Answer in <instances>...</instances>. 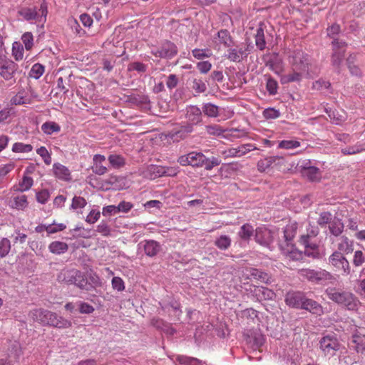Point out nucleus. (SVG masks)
<instances>
[{
	"label": "nucleus",
	"mask_w": 365,
	"mask_h": 365,
	"mask_svg": "<svg viewBox=\"0 0 365 365\" xmlns=\"http://www.w3.org/2000/svg\"><path fill=\"white\" fill-rule=\"evenodd\" d=\"M289 63L292 66V71L289 73L280 76L282 84L299 82L304 78L312 77L310 72L312 65L309 57L303 51H294L289 56Z\"/></svg>",
	"instance_id": "1"
},
{
	"label": "nucleus",
	"mask_w": 365,
	"mask_h": 365,
	"mask_svg": "<svg viewBox=\"0 0 365 365\" xmlns=\"http://www.w3.org/2000/svg\"><path fill=\"white\" fill-rule=\"evenodd\" d=\"M29 317L35 322L42 326H49L58 329H68L72 327V322L53 312L43 308H36L29 312Z\"/></svg>",
	"instance_id": "2"
},
{
	"label": "nucleus",
	"mask_w": 365,
	"mask_h": 365,
	"mask_svg": "<svg viewBox=\"0 0 365 365\" xmlns=\"http://www.w3.org/2000/svg\"><path fill=\"white\" fill-rule=\"evenodd\" d=\"M326 294L329 299L344 306L349 310H357L361 304L358 298L349 292H339L336 289L331 288L327 289Z\"/></svg>",
	"instance_id": "3"
},
{
	"label": "nucleus",
	"mask_w": 365,
	"mask_h": 365,
	"mask_svg": "<svg viewBox=\"0 0 365 365\" xmlns=\"http://www.w3.org/2000/svg\"><path fill=\"white\" fill-rule=\"evenodd\" d=\"M327 264L335 272L343 276H347L351 272V267L344 255L338 251H334L328 258Z\"/></svg>",
	"instance_id": "4"
},
{
	"label": "nucleus",
	"mask_w": 365,
	"mask_h": 365,
	"mask_svg": "<svg viewBox=\"0 0 365 365\" xmlns=\"http://www.w3.org/2000/svg\"><path fill=\"white\" fill-rule=\"evenodd\" d=\"M18 14L26 21L36 19L41 21V19L43 18V21H45L48 14L47 6L45 2H43L38 11L36 8L25 7L21 9Z\"/></svg>",
	"instance_id": "5"
},
{
	"label": "nucleus",
	"mask_w": 365,
	"mask_h": 365,
	"mask_svg": "<svg viewBox=\"0 0 365 365\" xmlns=\"http://www.w3.org/2000/svg\"><path fill=\"white\" fill-rule=\"evenodd\" d=\"M298 272L301 277L314 283L333 279V275L325 269L315 270L312 269H299Z\"/></svg>",
	"instance_id": "6"
},
{
	"label": "nucleus",
	"mask_w": 365,
	"mask_h": 365,
	"mask_svg": "<svg viewBox=\"0 0 365 365\" xmlns=\"http://www.w3.org/2000/svg\"><path fill=\"white\" fill-rule=\"evenodd\" d=\"M19 69L17 63L11 60H4L0 61V76L5 81L16 82L15 75Z\"/></svg>",
	"instance_id": "7"
},
{
	"label": "nucleus",
	"mask_w": 365,
	"mask_h": 365,
	"mask_svg": "<svg viewBox=\"0 0 365 365\" xmlns=\"http://www.w3.org/2000/svg\"><path fill=\"white\" fill-rule=\"evenodd\" d=\"M333 45V53L331 55V63L332 65L339 68L341 65L346 50V43L341 41L339 39H334L332 42Z\"/></svg>",
	"instance_id": "8"
},
{
	"label": "nucleus",
	"mask_w": 365,
	"mask_h": 365,
	"mask_svg": "<svg viewBox=\"0 0 365 365\" xmlns=\"http://www.w3.org/2000/svg\"><path fill=\"white\" fill-rule=\"evenodd\" d=\"M177 53L176 46L170 41H165L160 48H154L151 51L153 55L161 58H170L175 56Z\"/></svg>",
	"instance_id": "9"
},
{
	"label": "nucleus",
	"mask_w": 365,
	"mask_h": 365,
	"mask_svg": "<svg viewBox=\"0 0 365 365\" xmlns=\"http://www.w3.org/2000/svg\"><path fill=\"white\" fill-rule=\"evenodd\" d=\"M320 348L325 354L334 355L339 349V343L334 336L327 335L320 340Z\"/></svg>",
	"instance_id": "10"
},
{
	"label": "nucleus",
	"mask_w": 365,
	"mask_h": 365,
	"mask_svg": "<svg viewBox=\"0 0 365 365\" xmlns=\"http://www.w3.org/2000/svg\"><path fill=\"white\" fill-rule=\"evenodd\" d=\"M306 296L301 292H289L285 296V303L289 307L302 309Z\"/></svg>",
	"instance_id": "11"
},
{
	"label": "nucleus",
	"mask_w": 365,
	"mask_h": 365,
	"mask_svg": "<svg viewBox=\"0 0 365 365\" xmlns=\"http://www.w3.org/2000/svg\"><path fill=\"white\" fill-rule=\"evenodd\" d=\"M242 279H254L260 282L267 283L269 279V274L256 268H247L242 276Z\"/></svg>",
	"instance_id": "12"
},
{
	"label": "nucleus",
	"mask_w": 365,
	"mask_h": 365,
	"mask_svg": "<svg viewBox=\"0 0 365 365\" xmlns=\"http://www.w3.org/2000/svg\"><path fill=\"white\" fill-rule=\"evenodd\" d=\"M301 175L312 182H318L321 180L322 175L319 169L315 166L305 165L299 167Z\"/></svg>",
	"instance_id": "13"
},
{
	"label": "nucleus",
	"mask_w": 365,
	"mask_h": 365,
	"mask_svg": "<svg viewBox=\"0 0 365 365\" xmlns=\"http://www.w3.org/2000/svg\"><path fill=\"white\" fill-rule=\"evenodd\" d=\"M256 242L262 245L268 246L272 241V235L266 227H259L255 230Z\"/></svg>",
	"instance_id": "14"
},
{
	"label": "nucleus",
	"mask_w": 365,
	"mask_h": 365,
	"mask_svg": "<svg viewBox=\"0 0 365 365\" xmlns=\"http://www.w3.org/2000/svg\"><path fill=\"white\" fill-rule=\"evenodd\" d=\"M302 309H306L313 314L321 316L324 314L323 307L317 302L305 297Z\"/></svg>",
	"instance_id": "15"
},
{
	"label": "nucleus",
	"mask_w": 365,
	"mask_h": 365,
	"mask_svg": "<svg viewBox=\"0 0 365 365\" xmlns=\"http://www.w3.org/2000/svg\"><path fill=\"white\" fill-rule=\"evenodd\" d=\"M186 118L189 123L197 125L202 120V112L200 109L195 106H190L186 108Z\"/></svg>",
	"instance_id": "16"
},
{
	"label": "nucleus",
	"mask_w": 365,
	"mask_h": 365,
	"mask_svg": "<svg viewBox=\"0 0 365 365\" xmlns=\"http://www.w3.org/2000/svg\"><path fill=\"white\" fill-rule=\"evenodd\" d=\"M53 170L55 176L60 180L68 181L71 180V173L69 170L59 163L53 165Z\"/></svg>",
	"instance_id": "17"
},
{
	"label": "nucleus",
	"mask_w": 365,
	"mask_h": 365,
	"mask_svg": "<svg viewBox=\"0 0 365 365\" xmlns=\"http://www.w3.org/2000/svg\"><path fill=\"white\" fill-rule=\"evenodd\" d=\"M78 274V270L73 269H63L58 275V281L64 282L67 284H73V279Z\"/></svg>",
	"instance_id": "18"
},
{
	"label": "nucleus",
	"mask_w": 365,
	"mask_h": 365,
	"mask_svg": "<svg viewBox=\"0 0 365 365\" xmlns=\"http://www.w3.org/2000/svg\"><path fill=\"white\" fill-rule=\"evenodd\" d=\"M343 255L351 253L353 251V242L346 237H341L339 239L337 250Z\"/></svg>",
	"instance_id": "19"
},
{
	"label": "nucleus",
	"mask_w": 365,
	"mask_h": 365,
	"mask_svg": "<svg viewBox=\"0 0 365 365\" xmlns=\"http://www.w3.org/2000/svg\"><path fill=\"white\" fill-rule=\"evenodd\" d=\"M11 103L15 106L29 104L31 103V98L25 91H21L11 99Z\"/></svg>",
	"instance_id": "20"
},
{
	"label": "nucleus",
	"mask_w": 365,
	"mask_h": 365,
	"mask_svg": "<svg viewBox=\"0 0 365 365\" xmlns=\"http://www.w3.org/2000/svg\"><path fill=\"white\" fill-rule=\"evenodd\" d=\"M68 246L66 242L60 241L52 242L48 245L49 251L55 255H61L67 252Z\"/></svg>",
	"instance_id": "21"
},
{
	"label": "nucleus",
	"mask_w": 365,
	"mask_h": 365,
	"mask_svg": "<svg viewBox=\"0 0 365 365\" xmlns=\"http://www.w3.org/2000/svg\"><path fill=\"white\" fill-rule=\"evenodd\" d=\"M160 245L154 240L146 241L144 245V250L148 256L153 257L160 251Z\"/></svg>",
	"instance_id": "22"
},
{
	"label": "nucleus",
	"mask_w": 365,
	"mask_h": 365,
	"mask_svg": "<svg viewBox=\"0 0 365 365\" xmlns=\"http://www.w3.org/2000/svg\"><path fill=\"white\" fill-rule=\"evenodd\" d=\"M254 231V227L250 224L246 223L240 227L238 235L242 240L248 241L253 235Z\"/></svg>",
	"instance_id": "23"
},
{
	"label": "nucleus",
	"mask_w": 365,
	"mask_h": 365,
	"mask_svg": "<svg viewBox=\"0 0 365 365\" xmlns=\"http://www.w3.org/2000/svg\"><path fill=\"white\" fill-rule=\"evenodd\" d=\"M284 255L289 259L293 261H298L303 259L304 254L302 252L298 250L293 246H291L290 248L284 250Z\"/></svg>",
	"instance_id": "24"
},
{
	"label": "nucleus",
	"mask_w": 365,
	"mask_h": 365,
	"mask_svg": "<svg viewBox=\"0 0 365 365\" xmlns=\"http://www.w3.org/2000/svg\"><path fill=\"white\" fill-rule=\"evenodd\" d=\"M11 206L19 210H24L28 206L27 197L25 195L14 197Z\"/></svg>",
	"instance_id": "25"
},
{
	"label": "nucleus",
	"mask_w": 365,
	"mask_h": 365,
	"mask_svg": "<svg viewBox=\"0 0 365 365\" xmlns=\"http://www.w3.org/2000/svg\"><path fill=\"white\" fill-rule=\"evenodd\" d=\"M41 130L46 135H51L61 130L60 125L53 121H48L42 124Z\"/></svg>",
	"instance_id": "26"
},
{
	"label": "nucleus",
	"mask_w": 365,
	"mask_h": 365,
	"mask_svg": "<svg viewBox=\"0 0 365 365\" xmlns=\"http://www.w3.org/2000/svg\"><path fill=\"white\" fill-rule=\"evenodd\" d=\"M255 44L256 46L260 50L263 51L266 47V41L264 38V29L260 26L257 29L255 34Z\"/></svg>",
	"instance_id": "27"
},
{
	"label": "nucleus",
	"mask_w": 365,
	"mask_h": 365,
	"mask_svg": "<svg viewBox=\"0 0 365 365\" xmlns=\"http://www.w3.org/2000/svg\"><path fill=\"white\" fill-rule=\"evenodd\" d=\"M231 239L229 236L222 235L215 241V245L221 250H227L231 245Z\"/></svg>",
	"instance_id": "28"
},
{
	"label": "nucleus",
	"mask_w": 365,
	"mask_h": 365,
	"mask_svg": "<svg viewBox=\"0 0 365 365\" xmlns=\"http://www.w3.org/2000/svg\"><path fill=\"white\" fill-rule=\"evenodd\" d=\"M351 342L358 352L365 350V334H354Z\"/></svg>",
	"instance_id": "29"
},
{
	"label": "nucleus",
	"mask_w": 365,
	"mask_h": 365,
	"mask_svg": "<svg viewBox=\"0 0 365 365\" xmlns=\"http://www.w3.org/2000/svg\"><path fill=\"white\" fill-rule=\"evenodd\" d=\"M217 37L220 43L223 44L225 47H230L232 44V40L230 33L226 29H221L217 32Z\"/></svg>",
	"instance_id": "30"
},
{
	"label": "nucleus",
	"mask_w": 365,
	"mask_h": 365,
	"mask_svg": "<svg viewBox=\"0 0 365 365\" xmlns=\"http://www.w3.org/2000/svg\"><path fill=\"white\" fill-rule=\"evenodd\" d=\"M191 88L197 95L205 92L207 86L201 78H193L192 81Z\"/></svg>",
	"instance_id": "31"
},
{
	"label": "nucleus",
	"mask_w": 365,
	"mask_h": 365,
	"mask_svg": "<svg viewBox=\"0 0 365 365\" xmlns=\"http://www.w3.org/2000/svg\"><path fill=\"white\" fill-rule=\"evenodd\" d=\"M163 166H158L155 165H151L148 168V173L146 176L150 179H155L158 177L163 175Z\"/></svg>",
	"instance_id": "32"
},
{
	"label": "nucleus",
	"mask_w": 365,
	"mask_h": 365,
	"mask_svg": "<svg viewBox=\"0 0 365 365\" xmlns=\"http://www.w3.org/2000/svg\"><path fill=\"white\" fill-rule=\"evenodd\" d=\"M205 130L210 135L219 136L222 135L226 131V129L220 125L211 124L205 126Z\"/></svg>",
	"instance_id": "33"
},
{
	"label": "nucleus",
	"mask_w": 365,
	"mask_h": 365,
	"mask_svg": "<svg viewBox=\"0 0 365 365\" xmlns=\"http://www.w3.org/2000/svg\"><path fill=\"white\" fill-rule=\"evenodd\" d=\"M44 71L45 67L42 64L35 63L29 72V76L33 78L38 79L43 74Z\"/></svg>",
	"instance_id": "34"
},
{
	"label": "nucleus",
	"mask_w": 365,
	"mask_h": 365,
	"mask_svg": "<svg viewBox=\"0 0 365 365\" xmlns=\"http://www.w3.org/2000/svg\"><path fill=\"white\" fill-rule=\"evenodd\" d=\"M11 242L8 238L4 237L0 240V257H5L11 250Z\"/></svg>",
	"instance_id": "35"
},
{
	"label": "nucleus",
	"mask_w": 365,
	"mask_h": 365,
	"mask_svg": "<svg viewBox=\"0 0 365 365\" xmlns=\"http://www.w3.org/2000/svg\"><path fill=\"white\" fill-rule=\"evenodd\" d=\"M87 205L86 200L81 196H74L72 199V202L71 205V209L72 210H78L82 209L86 207Z\"/></svg>",
	"instance_id": "36"
},
{
	"label": "nucleus",
	"mask_w": 365,
	"mask_h": 365,
	"mask_svg": "<svg viewBox=\"0 0 365 365\" xmlns=\"http://www.w3.org/2000/svg\"><path fill=\"white\" fill-rule=\"evenodd\" d=\"M21 41L26 50L30 51L34 46V36L31 32H25L21 36Z\"/></svg>",
	"instance_id": "37"
},
{
	"label": "nucleus",
	"mask_w": 365,
	"mask_h": 365,
	"mask_svg": "<svg viewBox=\"0 0 365 365\" xmlns=\"http://www.w3.org/2000/svg\"><path fill=\"white\" fill-rule=\"evenodd\" d=\"M32 150L33 147L31 145L23 143H15L12 146V150L14 153H29Z\"/></svg>",
	"instance_id": "38"
},
{
	"label": "nucleus",
	"mask_w": 365,
	"mask_h": 365,
	"mask_svg": "<svg viewBox=\"0 0 365 365\" xmlns=\"http://www.w3.org/2000/svg\"><path fill=\"white\" fill-rule=\"evenodd\" d=\"M73 281L75 282H73V284L76 285L80 289H86L88 284L87 279L86 278L84 274L79 270H78V274L73 279Z\"/></svg>",
	"instance_id": "39"
},
{
	"label": "nucleus",
	"mask_w": 365,
	"mask_h": 365,
	"mask_svg": "<svg viewBox=\"0 0 365 365\" xmlns=\"http://www.w3.org/2000/svg\"><path fill=\"white\" fill-rule=\"evenodd\" d=\"M192 56L197 59H203L209 58L212 56V52L210 49H200L195 48L192 51Z\"/></svg>",
	"instance_id": "40"
},
{
	"label": "nucleus",
	"mask_w": 365,
	"mask_h": 365,
	"mask_svg": "<svg viewBox=\"0 0 365 365\" xmlns=\"http://www.w3.org/2000/svg\"><path fill=\"white\" fill-rule=\"evenodd\" d=\"M12 55L16 61H19L23 59L24 48L19 43L15 42L13 44Z\"/></svg>",
	"instance_id": "41"
},
{
	"label": "nucleus",
	"mask_w": 365,
	"mask_h": 365,
	"mask_svg": "<svg viewBox=\"0 0 365 365\" xmlns=\"http://www.w3.org/2000/svg\"><path fill=\"white\" fill-rule=\"evenodd\" d=\"M202 110L209 117H217L219 113L218 107L212 103L205 104L202 108Z\"/></svg>",
	"instance_id": "42"
},
{
	"label": "nucleus",
	"mask_w": 365,
	"mask_h": 365,
	"mask_svg": "<svg viewBox=\"0 0 365 365\" xmlns=\"http://www.w3.org/2000/svg\"><path fill=\"white\" fill-rule=\"evenodd\" d=\"M96 231L103 237H109L111 235V228L105 221H102L98 225Z\"/></svg>",
	"instance_id": "43"
},
{
	"label": "nucleus",
	"mask_w": 365,
	"mask_h": 365,
	"mask_svg": "<svg viewBox=\"0 0 365 365\" xmlns=\"http://www.w3.org/2000/svg\"><path fill=\"white\" fill-rule=\"evenodd\" d=\"M259 294H262L261 298L264 300L272 299L274 297V293L269 289L264 287H259L256 290ZM258 295V294H256Z\"/></svg>",
	"instance_id": "44"
},
{
	"label": "nucleus",
	"mask_w": 365,
	"mask_h": 365,
	"mask_svg": "<svg viewBox=\"0 0 365 365\" xmlns=\"http://www.w3.org/2000/svg\"><path fill=\"white\" fill-rule=\"evenodd\" d=\"M365 262V255L361 250L354 252L353 257V264L355 267H360Z\"/></svg>",
	"instance_id": "45"
},
{
	"label": "nucleus",
	"mask_w": 365,
	"mask_h": 365,
	"mask_svg": "<svg viewBox=\"0 0 365 365\" xmlns=\"http://www.w3.org/2000/svg\"><path fill=\"white\" fill-rule=\"evenodd\" d=\"M300 145V143L297 140H282L279 143V148L284 149H292L298 148Z\"/></svg>",
	"instance_id": "46"
},
{
	"label": "nucleus",
	"mask_w": 365,
	"mask_h": 365,
	"mask_svg": "<svg viewBox=\"0 0 365 365\" xmlns=\"http://www.w3.org/2000/svg\"><path fill=\"white\" fill-rule=\"evenodd\" d=\"M309 235H302L300 237V243L304 246V249L319 250V246L315 243L309 242Z\"/></svg>",
	"instance_id": "47"
},
{
	"label": "nucleus",
	"mask_w": 365,
	"mask_h": 365,
	"mask_svg": "<svg viewBox=\"0 0 365 365\" xmlns=\"http://www.w3.org/2000/svg\"><path fill=\"white\" fill-rule=\"evenodd\" d=\"M111 284L113 289L118 292H122L125 288L123 280L119 277H113Z\"/></svg>",
	"instance_id": "48"
},
{
	"label": "nucleus",
	"mask_w": 365,
	"mask_h": 365,
	"mask_svg": "<svg viewBox=\"0 0 365 365\" xmlns=\"http://www.w3.org/2000/svg\"><path fill=\"white\" fill-rule=\"evenodd\" d=\"M66 228V225L63 223H52L48 225V234H54L58 232L62 231Z\"/></svg>",
	"instance_id": "49"
},
{
	"label": "nucleus",
	"mask_w": 365,
	"mask_h": 365,
	"mask_svg": "<svg viewBox=\"0 0 365 365\" xmlns=\"http://www.w3.org/2000/svg\"><path fill=\"white\" fill-rule=\"evenodd\" d=\"M78 304L79 312L81 314H89L93 313L95 310L94 307L92 305L89 304L88 303L84 302H79Z\"/></svg>",
	"instance_id": "50"
},
{
	"label": "nucleus",
	"mask_w": 365,
	"mask_h": 365,
	"mask_svg": "<svg viewBox=\"0 0 365 365\" xmlns=\"http://www.w3.org/2000/svg\"><path fill=\"white\" fill-rule=\"evenodd\" d=\"M344 225L340 222H334L329 226L331 234L339 236L343 231Z\"/></svg>",
	"instance_id": "51"
},
{
	"label": "nucleus",
	"mask_w": 365,
	"mask_h": 365,
	"mask_svg": "<svg viewBox=\"0 0 365 365\" xmlns=\"http://www.w3.org/2000/svg\"><path fill=\"white\" fill-rule=\"evenodd\" d=\"M101 217V212L96 210H92L87 215L86 221L89 224H94Z\"/></svg>",
	"instance_id": "52"
},
{
	"label": "nucleus",
	"mask_w": 365,
	"mask_h": 365,
	"mask_svg": "<svg viewBox=\"0 0 365 365\" xmlns=\"http://www.w3.org/2000/svg\"><path fill=\"white\" fill-rule=\"evenodd\" d=\"M263 115L267 119H275L280 116V113L275 108H269L263 111Z\"/></svg>",
	"instance_id": "53"
},
{
	"label": "nucleus",
	"mask_w": 365,
	"mask_h": 365,
	"mask_svg": "<svg viewBox=\"0 0 365 365\" xmlns=\"http://www.w3.org/2000/svg\"><path fill=\"white\" fill-rule=\"evenodd\" d=\"M331 214L329 212H323L320 214L317 223L321 225L324 226L331 222Z\"/></svg>",
	"instance_id": "54"
},
{
	"label": "nucleus",
	"mask_w": 365,
	"mask_h": 365,
	"mask_svg": "<svg viewBox=\"0 0 365 365\" xmlns=\"http://www.w3.org/2000/svg\"><path fill=\"white\" fill-rule=\"evenodd\" d=\"M103 161H94L93 171L98 175H103L107 171V167L102 164Z\"/></svg>",
	"instance_id": "55"
},
{
	"label": "nucleus",
	"mask_w": 365,
	"mask_h": 365,
	"mask_svg": "<svg viewBox=\"0 0 365 365\" xmlns=\"http://www.w3.org/2000/svg\"><path fill=\"white\" fill-rule=\"evenodd\" d=\"M147 66L140 62H133L129 64V71H136L138 72L144 73L146 71Z\"/></svg>",
	"instance_id": "56"
},
{
	"label": "nucleus",
	"mask_w": 365,
	"mask_h": 365,
	"mask_svg": "<svg viewBox=\"0 0 365 365\" xmlns=\"http://www.w3.org/2000/svg\"><path fill=\"white\" fill-rule=\"evenodd\" d=\"M202 158H204V155L202 153L192 151L182 155L180 160H202Z\"/></svg>",
	"instance_id": "57"
},
{
	"label": "nucleus",
	"mask_w": 365,
	"mask_h": 365,
	"mask_svg": "<svg viewBox=\"0 0 365 365\" xmlns=\"http://www.w3.org/2000/svg\"><path fill=\"white\" fill-rule=\"evenodd\" d=\"M196 66L201 73L205 74L210 71L212 64L209 61H205L198 62Z\"/></svg>",
	"instance_id": "58"
},
{
	"label": "nucleus",
	"mask_w": 365,
	"mask_h": 365,
	"mask_svg": "<svg viewBox=\"0 0 365 365\" xmlns=\"http://www.w3.org/2000/svg\"><path fill=\"white\" fill-rule=\"evenodd\" d=\"M295 232L296 229L293 225L287 226L284 230V237L286 241H291L294 238Z\"/></svg>",
	"instance_id": "59"
},
{
	"label": "nucleus",
	"mask_w": 365,
	"mask_h": 365,
	"mask_svg": "<svg viewBox=\"0 0 365 365\" xmlns=\"http://www.w3.org/2000/svg\"><path fill=\"white\" fill-rule=\"evenodd\" d=\"M33 185V179L30 177H24L22 181L19 183V190L21 191H26L29 190Z\"/></svg>",
	"instance_id": "60"
},
{
	"label": "nucleus",
	"mask_w": 365,
	"mask_h": 365,
	"mask_svg": "<svg viewBox=\"0 0 365 365\" xmlns=\"http://www.w3.org/2000/svg\"><path fill=\"white\" fill-rule=\"evenodd\" d=\"M228 53L227 55V58L234 62H240L242 58L240 56V54L237 52V48H230L227 51Z\"/></svg>",
	"instance_id": "61"
},
{
	"label": "nucleus",
	"mask_w": 365,
	"mask_h": 365,
	"mask_svg": "<svg viewBox=\"0 0 365 365\" xmlns=\"http://www.w3.org/2000/svg\"><path fill=\"white\" fill-rule=\"evenodd\" d=\"M133 207V205L130 202L121 201L117 206L118 212L127 213Z\"/></svg>",
	"instance_id": "62"
},
{
	"label": "nucleus",
	"mask_w": 365,
	"mask_h": 365,
	"mask_svg": "<svg viewBox=\"0 0 365 365\" xmlns=\"http://www.w3.org/2000/svg\"><path fill=\"white\" fill-rule=\"evenodd\" d=\"M50 197V193L47 190H42L36 193V200L41 204H45Z\"/></svg>",
	"instance_id": "63"
},
{
	"label": "nucleus",
	"mask_w": 365,
	"mask_h": 365,
	"mask_svg": "<svg viewBox=\"0 0 365 365\" xmlns=\"http://www.w3.org/2000/svg\"><path fill=\"white\" fill-rule=\"evenodd\" d=\"M277 82L274 79L269 78L267 82V89L269 94L274 95L277 91Z\"/></svg>",
	"instance_id": "64"
}]
</instances>
